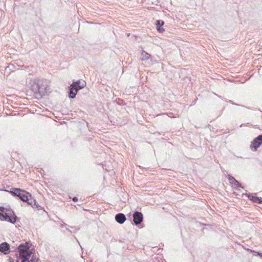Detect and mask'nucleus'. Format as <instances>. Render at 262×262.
I'll return each instance as SVG.
<instances>
[{"label":"nucleus","mask_w":262,"mask_h":262,"mask_svg":"<svg viewBox=\"0 0 262 262\" xmlns=\"http://www.w3.org/2000/svg\"><path fill=\"white\" fill-rule=\"evenodd\" d=\"M32 245L30 242L21 243L16 248L11 246V249H13L12 251L17 252V260H20V261H25L26 260L29 259L33 254L34 249H30Z\"/></svg>","instance_id":"nucleus-1"},{"label":"nucleus","mask_w":262,"mask_h":262,"mask_svg":"<svg viewBox=\"0 0 262 262\" xmlns=\"http://www.w3.org/2000/svg\"><path fill=\"white\" fill-rule=\"evenodd\" d=\"M18 219L15 212L11 209L0 207V220L15 224Z\"/></svg>","instance_id":"nucleus-2"},{"label":"nucleus","mask_w":262,"mask_h":262,"mask_svg":"<svg viewBox=\"0 0 262 262\" xmlns=\"http://www.w3.org/2000/svg\"><path fill=\"white\" fill-rule=\"evenodd\" d=\"M81 81L78 80L76 81H73L72 83L70 85L69 88V97L70 98H74L76 97V95L77 93V92L83 88H84L86 85V82L83 81L81 84Z\"/></svg>","instance_id":"nucleus-3"},{"label":"nucleus","mask_w":262,"mask_h":262,"mask_svg":"<svg viewBox=\"0 0 262 262\" xmlns=\"http://www.w3.org/2000/svg\"><path fill=\"white\" fill-rule=\"evenodd\" d=\"M10 193L12 195L18 198L21 201L25 202L29 201V197L31 196L30 193L20 188H13L10 191Z\"/></svg>","instance_id":"nucleus-4"},{"label":"nucleus","mask_w":262,"mask_h":262,"mask_svg":"<svg viewBox=\"0 0 262 262\" xmlns=\"http://www.w3.org/2000/svg\"><path fill=\"white\" fill-rule=\"evenodd\" d=\"M261 144L262 134L258 135L257 137L254 139L251 143L250 148L252 151H256Z\"/></svg>","instance_id":"nucleus-5"},{"label":"nucleus","mask_w":262,"mask_h":262,"mask_svg":"<svg viewBox=\"0 0 262 262\" xmlns=\"http://www.w3.org/2000/svg\"><path fill=\"white\" fill-rule=\"evenodd\" d=\"M133 222L136 225H140L143 221V215L139 211H135L133 214Z\"/></svg>","instance_id":"nucleus-6"},{"label":"nucleus","mask_w":262,"mask_h":262,"mask_svg":"<svg viewBox=\"0 0 262 262\" xmlns=\"http://www.w3.org/2000/svg\"><path fill=\"white\" fill-rule=\"evenodd\" d=\"M0 252L5 255L10 253V245L7 242H3L0 244Z\"/></svg>","instance_id":"nucleus-7"},{"label":"nucleus","mask_w":262,"mask_h":262,"mask_svg":"<svg viewBox=\"0 0 262 262\" xmlns=\"http://www.w3.org/2000/svg\"><path fill=\"white\" fill-rule=\"evenodd\" d=\"M27 203L28 204L31 205L32 208H36L38 210H41L42 209V207L38 204L37 201L32 197V196L29 197V201H27Z\"/></svg>","instance_id":"nucleus-8"},{"label":"nucleus","mask_w":262,"mask_h":262,"mask_svg":"<svg viewBox=\"0 0 262 262\" xmlns=\"http://www.w3.org/2000/svg\"><path fill=\"white\" fill-rule=\"evenodd\" d=\"M246 195L247 196L248 199L253 201L254 203H256L258 204H261L262 203V198L260 197H258L257 196L253 195L252 194L250 193H246Z\"/></svg>","instance_id":"nucleus-9"},{"label":"nucleus","mask_w":262,"mask_h":262,"mask_svg":"<svg viewBox=\"0 0 262 262\" xmlns=\"http://www.w3.org/2000/svg\"><path fill=\"white\" fill-rule=\"evenodd\" d=\"M126 219L125 215L122 213H117L115 216L116 222L120 224H123L125 221Z\"/></svg>","instance_id":"nucleus-10"},{"label":"nucleus","mask_w":262,"mask_h":262,"mask_svg":"<svg viewBox=\"0 0 262 262\" xmlns=\"http://www.w3.org/2000/svg\"><path fill=\"white\" fill-rule=\"evenodd\" d=\"M228 179L230 184H234L237 187L243 188L242 184L237 181L231 175H228Z\"/></svg>","instance_id":"nucleus-11"},{"label":"nucleus","mask_w":262,"mask_h":262,"mask_svg":"<svg viewBox=\"0 0 262 262\" xmlns=\"http://www.w3.org/2000/svg\"><path fill=\"white\" fill-rule=\"evenodd\" d=\"M164 24V23L162 20H158L156 21V25L157 26V29L159 32L162 33L164 30V29L162 28Z\"/></svg>","instance_id":"nucleus-12"},{"label":"nucleus","mask_w":262,"mask_h":262,"mask_svg":"<svg viewBox=\"0 0 262 262\" xmlns=\"http://www.w3.org/2000/svg\"><path fill=\"white\" fill-rule=\"evenodd\" d=\"M40 81H38L37 83H34V84L33 85H32V90L35 92V93H40V90H41V87H40Z\"/></svg>","instance_id":"nucleus-13"},{"label":"nucleus","mask_w":262,"mask_h":262,"mask_svg":"<svg viewBox=\"0 0 262 262\" xmlns=\"http://www.w3.org/2000/svg\"><path fill=\"white\" fill-rule=\"evenodd\" d=\"M141 59L142 60H146L149 59L151 57V55L149 54L144 51H142L141 52Z\"/></svg>","instance_id":"nucleus-14"},{"label":"nucleus","mask_w":262,"mask_h":262,"mask_svg":"<svg viewBox=\"0 0 262 262\" xmlns=\"http://www.w3.org/2000/svg\"><path fill=\"white\" fill-rule=\"evenodd\" d=\"M6 70H10L11 71H14L15 70V67L12 64H9L8 66L6 68Z\"/></svg>","instance_id":"nucleus-15"},{"label":"nucleus","mask_w":262,"mask_h":262,"mask_svg":"<svg viewBox=\"0 0 262 262\" xmlns=\"http://www.w3.org/2000/svg\"><path fill=\"white\" fill-rule=\"evenodd\" d=\"M30 258L31 259L29 260L30 262H36L38 260L34 254H33L32 256L31 255Z\"/></svg>","instance_id":"nucleus-16"},{"label":"nucleus","mask_w":262,"mask_h":262,"mask_svg":"<svg viewBox=\"0 0 262 262\" xmlns=\"http://www.w3.org/2000/svg\"><path fill=\"white\" fill-rule=\"evenodd\" d=\"M72 200H73L74 202H77V201H78V198H77V197H76V196H74V197L72 199Z\"/></svg>","instance_id":"nucleus-17"},{"label":"nucleus","mask_w":262,"mask_h":262,"mask_svg":"<svg viewBox=\"0 0 262 262\" xmlns=\"http://www.w3.org/2000/svg\"><path fill=\"white\" fill-rule=\"evenodd\" d=\"M229 102H230V103H231L232 104H233V105H239V104H236V103H234V102H233V101H231V100H230V101H229Z\"/></svg>","instance_id":"nucleus-18"},{"label":"nucleus","mask_w":262,"mask_h":262,"mask_svg":"<svg viewBox=\"0 0 262 262\" xmlns=\"http://www.w3.org/2000/svg\"><path fill=\"white\" fill-rule=\"evenodd\" d=\"M257 253L258 255H259L260 257H262V253L257 252Z\"/></svg>","instance_id":"nucleus-19"},{"label":"nucleus","mask_w":262,"mask_h":262,"mask_svg":"<svg viewBox=\"0 0 262 262\" xmlns=\"http://www.w3.org/2000/svg\"><path fill=\"white\" fill-rule=\"evenodd\" d=\"M16 262H30V261H29V259H28V260H26V261H20L19 260H16Z\"/></svg>","instance_id":"nucleus-20"},{"label":"nucleus","mask_w":262,"mask_h":262,"mask_svg":"<svg viewBox=\"0 0 262 262\" xmlns=\"http://www.w3.org/2000/svg\"><path fill=\"white\" fill-rule=\"evenodd\" d=\"M12 261H13V260H11V262H12Z\"/></svg>","instance_id":"nucleus-21"},{"label":"nucleus","mask_w":262,"mask_h":262,"mask_svg":"<svg viewBox=\"0 0 262 262\" xmlns=\"http://www.w3.org/2000/svg\"><path fill=\"white\" fill-rule=\"evenodd\" d=\"M12 261H13V260H11V262H12Z\"/></svg>","instance_id":"nucleus-22"}]
</instances>
